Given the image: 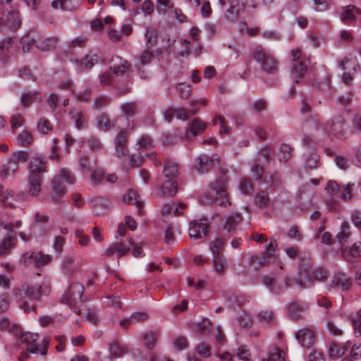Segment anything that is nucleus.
<instances>
[{
  "mask_svg": "<svg viewBox=\"0 0 361 361\" xmlns=\"http://www.w3.org/2000/svg\"><path fill=\"white\" fill-rule=\"evenodd\" d=\"M13 224H4L0 221V234L5 236L0 244V256L6 255L13 247L15 236L12 234Z\"/></svg>",
  "mask_w": 361,
  "mask_h": 361,
  "instance_id": "7",
  "label": "nucleus"
},
{
  "mask_svg": "<svg viewBox=\"0 0 361 361\" xmlns=\"http://www.w3.org/2000/svg\"><path fill=\"white\" fill-rule=\"evenodd\" d=\"M19 170V165L9 159L8 163L2 166L0 175L4 178L8 176H14Z\"/></svg>",
  "mask_w": 361,
  "mask_h": 361,
  "instance_id": "35",
  "label": "nucleus"
},
{
  "mask_svg": "<svg viewBox=\"0 0 361 361\" xmlns=\"http://www.w3.org/2000/svg\"><path fill=\"white\" fill-rule=\"evenodd\" d=\"M332 283L336 286L347 290L352 285V280L345 273L338 271L335 274Z\"/></svg>",
  "mask_w": 361,
  "mask_h": 361,
  "instance_id": "17",
  "label": "nucleus"
},
{
  "mask_svg": "<svg viewBox=\"0 0 361 361\" xmlns=\"http://www.w3.org/2000/svg\"><path fill=\"white\" fill-rule=\"evenodd\" d=\"M13 191L5 190L4 186L0 185V199L3 204L6 206L13 207L14 204L11 200H10L11 199H13Z\"/></svg>",
  "mask_w": 361,
  "mask_h": 361,
  "instance_id": "43",
  "label": "nucleus"
},
{
  "mask_svg": "<svg viewBox=\"0 0 361 361\" xmlns=\"http://www.w3.org/2000/svg\"><path fill=\"white\" fill-rule=\"evenodd\" d=\"M104 178V171L103 169H95L91 175L92 183L94 185H98Z\"/></svg>",
  "mask_w": 361,
  "mask_h": 361,
  "instance_id": "62",
  "label": "nucleus"
},
{
  "mask_svg": "<svg viewBox=\"0 0 361 361\" xmlns=\"http://www.w3.org/2000/svg\"><path fill=\"white\" fill-rule=\"evenodd\" d=\"M164 174L166 177H175L178 174L179 166L176 162L168 159L164 165Z\"/></svg>",
  "mask_w": 361,
  "mask_h": 361,
  "instance_id": "33",
  "label": "nucleus"
},
{
  "mask_svg": "<svg viewBox=\"0 0 361 361\" xmlns=\"http://www.w3.org/2000/svg\"><path fill=\"white\" fill-rule=\"evenodd\" d=\"M302 309L300 305L296 302H293L288 307V316L295 321H298L302 317Z\"/></svg>",
  "mask_w": 361,
  "mask_h": 361,
  "instance_id": "40",
  "label": "nucleus"
},
{
  "mask_svg": "<svg viewBox=\"0 0 361 361\" xmlns=\"http://www.w3.org/2000/svg\"><path fill=\"white\" fill-rule=\"evenodd\" d=\"M361 14V9L355 6H348L344 8L341 15V20L344 23H349L355 20L356 15Z\"/></svg>",
  "mask_w": 361,
  "mask_h": 361,
  "instance_id": "21",
  "label": "nucleus"
},
{
  "mask_svg": "<svg viewBox=\"0 0 361 361\" xmlns=\"http://www.w3.org/2000/svg\"><path fill=\"white\" fill-rule=\"evenodd\" d=\"M176 89L178 92L179 97L185 99L190 97L192 91L190 85L185 82L178 84Z\"/></svg>",
  "mask_w": 361,
  "mask_h": 361,
  "instance_id": "46",
  "label": "nucleus"
},
{
  "mask_svg": "<svg viewBox=\"0 0 361 361\" xmlns=\"http://www.w3.org/2000/svg\"><path fill=\"white\" fill-rule=\"evenodd\" d=\"M292 157L291 148L290 145L283 144L279 149L278 157L280 161L286 162L288 161Z\"/></svg>",
  "mask_w": 361,
  "mask_h": 361,
  "instance_id": "45",
  "label": "nucleus"
},
{
  "mask_svg": "<svg viewBox=\"0 0 361 361\" xmlns=\"http://www.w3.org/2000/svg\"><path fill=\"white\" fill-rule=\"evenodd\" d=\"M109 351L111 357H119L128 352V348L118 342H114L109 345Z\"/></svg>",
  "mask_w": 361,
  "mask_h": 361,
  "instance_id": "39",
  "label": "nucleus"
},
{
  "mask_svg": "<svg viewBox=\"0 0 361 361\" xmlns=\"http://www.w3.org/2000/svg\"><path fill=\"white\" fill-rule=\"evenodd\" d=\"M277 247L276 240L274 238H270L269 244L265 247V252L259 257L253 258L260 266H264L274 262L276 259L275 250Z\"/></svg>",
  "mask_w": 361,
  "mask_h": 361,
  "instance_id": "9",
  "label": "nucleus"
},
{
  "mask_svg": "<svg viewBox=\"0 0 361 361\" xmlns=\"http://www.w3.org/2000/svg\"><path fill=\"white\" fill-rule=\"evenodd\" d=\"M209 222L206 219L193 220L190 223L188 232L191 238L200 239L209 233Z\"/></svg>",
  "mask_w": 361,
  "mask_h": 361,
  "instance_id": "8",
  "label": "nucleus"
},
{
  "mask_svg": "<svg viewBox=\"0 0 361 361\" xmlns=\"http://www.w3.org/2000/svg\"><path fill=\"white\" fill-rule=\"evenodd\" d=\"M28 157L29 154L27 152L17 151L12 154L10 159L19 165V163H25L27 161Z\"/></svg>",
  "mask_w": 361,
  "mask_h": 361,
  "instance_id": "57",
  "label": "nucleus"
},
{
  "mask_svg": "<svg viewBox=\"0 0 361 361\" xmlns=\"http://www.w3.org/2000/svg\"><path fill=\"white\" fill-rule=\"evenodd\" d=\"M130 251V247L123 242H115L109 245L104 254L106 257H111L116 255L118 257L126 255Z\"/></svg>",
  "mask_w": 361,
  "mask_h": 361,
  "instance_id": "14",
  "label": "nucleus"
},
{
  "mask_svg": "<svg viewBox=\"0 0 361 361\" xmlns=\"http://www.w3.org/2000/svg\"><path fill=\"white\" fill-rule=\"evenodd\" d=\"M13 294L18 303L19 307L22 309L25 313L36 311V307L34 305H30L28 301L39 300L38 286L24 283L13 288Z\"/></svg>",
  "mask_w": 361,
  "mask_h": 361,
  "instance_id": "2",
  "label": "nucleus"
},
{
  "mask_svg": "<svg viewBox=\"0 0 361 361\" xmlns=\"http://www.w3.org/2000/svg\"><path fill=\"white\" fill-rule=\"evenodd\" d=\"M37 130L40 133L48 134L52 130V125L47 118H40L37 123Z\"/></svg>",
  "mask_w": 361,
  "mask_h": 361,
  "instance_id": "53",
  "label": "nucleus"
},
{
  "mask_svg": "<svg viewBox=\"0 0 361 361\" xmlns=\"http://www.w3.org/2000/svg\"><path fill=\"white\" fill-rule=\"evenodd\" d=\"M123 201L129 204H136L137 207V213L139 214L142 212V204L140 201L138 200V195L137 194V192L133 190H128L124 195H123Z\"/></svg>",
  "mask_w": 361,
  "mask_h": 361,
  "instance_id": "31",
  "label": "nucleus"
},
{
  "mask_svg": "<svg viewBox=\"0 0 361 361\" xmlns=\"http://www.w3.org/2000/svg\"><path fill=\"white\" fill-rule=\"evenodd\" d=\"M47 163L44 160L39 157H33L30 162L29 176L36 175V176L42 177V174L47 171Z\"/></svg>",
  "mask_w": 361,
  "mask_h": 361,
  "instance_id": "16",
  "label": "nucleus"
},
{
  "mask_svg": "<svg viewBox=\"0 0 361 361\" xmlns=\"http://www.w3.org/2000/svg\"><path fill=\"white\" fill-rule=\"evenodd\" d=\"M207 127V123L204 122L199 118H195L191 122L188 128V131L190 132L193 136H195L198 134L202 133Z\"/></svg>",
  "mask_w": 361,
  "mask_h": 361,
  "instance_id": "32",
  "label": "nucleus"
},
{
  "mask_svg": "<svg viewBox=\"0 0 361 361\" xmlns=\"http://www.w3.org/2000/svg\"><path fill=\"white\" fill-rule=\"evenodd\" d=\"M38 334L30 332H25L20 335V340L22 343H26L27 347V350L31 353H40L45 355L48 349V341L44 339L42 344L37 345L35 343L38 339Z\"/></svg>",
  "mask_w": 361,
  "mask_h": 361,
  "instance_id": "6",
  "label": "nucleus"
},
{
  "mask_svg": "<svg viewBox=\"0 0 361 361\" xmlns=\"http://www.w3.org/2000/svg\"><path fill=\"white\" fill-rule=\"evenodd\" d=\"M21 25V18L20 12L18 10H11L8 13L7 18L5 20L0 18V29L3 25L16 30L18 29Z\"/></svg>",
  "mask_w": 361,
  "mask_h": 361,
  "instance_id": "12",
  "label": "nucleus"
},
{
  "mask_svg": "<svg viewBox=\"0 0 361 361\" xmlns=\"http://www.w3.org/2000/svg\"><path fill=\"white\" fill-rule=\"evenodd\" d=\"M269 202V197L267 192L260 191L255 197V203L259 207H266Z\"/></svg>",
  "mask_w": 361,
  "mask_h": 361,
  "instance_id": "55",
  "label": "nucleus"
},
{
  "mask_svg": "<svg viewBox=\"0 0 361 361\" xmlns=\"http://www.w3.org/2000/svg\"><path fill=\"white\" fill-rule=\"evenodd\" d=\"M145 37L146 39V45L148 48L152 47L157 44V35L154 29L147 28Z\"/></svg>",
  "mask_w": 361,
  "mask_h": 361,
  "instance_id": "48",
  "label": "nucleus"
},
{
  "mask_svg": "<svg viewBox=\"0 0 361 361\" xmlns=\"http://www.w3.org/2000/svg\"><path fill=\"white\" fill-rule=\"evenodd\" d=\"M221 159L217 154L212 157L202 155L197 158L194 163V169L200 173H207L216 166H219V172L224 175L227 171L220 165ZM228 180L224 176L209 185V196L214 202L224 207L231 205V202L227 193Z\"/></svg>",
  "mask_w": 361,
  "mask_h": 361,
  "instance_id": "1",
  "label": "nucleus"
},
{
  "mask_svg": "<svg viewBox=\"0 0 361 361\" xmlns=\"http://www.w3.org/2000/svg\"><path fill=\"white\" fill-rule=\"evenodd\" d=\"M307 71L306 66L302 61L294 62L292 67V73L297 77H302Z\"/></svg>",
  "mask_w": 361,
  "mask_h": 361,
  "instance_id": "58",
  "label": "nucleus"
},
{
  "mask_svg": "<svg viewBox=\"0 0 361 361\" xmlns=\"http://www.w3.org/2000/svg\"><path fill=\"white\" fill-rule=\"evenodd\" d=\"M49 221V216L44 214H42L39 212H36L35 215V221L32 224V229H35L39 225H44Z\"/></svg>",
  "mask_w": 361,
  "mask_h": 361,
  "instance_id": "64",
  "label": "nucleus"
},
{
  "mask_svg": "<svg viewBox=\"0 0 361 361\" xmlns=\"http://www.w3.org/2000/svg\"><path fill=\"white\" fill-rule=\"evenodd\" d=\"M56 177H60L61 180H65L68 184H73L75 182V176L66 169H61L59 175Z\"/></svg>",
  "mask_w": 361,
  "mask_h": 361,
  "instance_id": "61",
  "label": "nucleus"
},
{
  "mask_svg": "<svg viewBox=\"0 0 361 361\" xmlns=\"http://www.w3.org/2000/svg\"><path fill=\"white\" fill-rule=\"evenodd\" d=\"M70 0H54L51 2V6L54 9H58L61 8L64 11L72 10L74 7L70 6Z\"/></svg>",
  "mask_w": 361,
  "mask_h": 361,
  "instance_id": "60",
  "label": "nucleus"
},
{
  "mask_svg": "<svg viewBox=\"0 0 361 361\" xmlns=\"http://www.w3.org/2000/svg\"><path fill=\"white\" fill-rule=\"evenodd\" d=\"M227 239L224 237H218L213 240L209 246V249L213 256L224 255L222 252Z\"/></svg>",
  "mask_w": 361,
  "mask_h": 361,
  "instance_id": "26",
  "label": "nucleus"
},
{
  "mask_svg": "<svg viewBox=\"0 0 361 361\" xmlns=\"http://www.w3.org/2000/svg\"><path fill=\"white\" fill-rule=\"evenodd\" d=\"M20 42L22 44L23 51L25 53L29 52L33 47H37V44H38V42L30 36L23 37L21 39Z\"/></svg>",
  "mask_w": 361,
  "mask_h": 361,
  "instance_id": "51",
  "label": "nucleus"
},
{
  "mask_svg": "<svg viewBox=\"0 0 361 361\" xmlns=\"http://www.w3.org/2000/svg\"><path fill=\"white\" fill-rule=\"evenodd\" d=\"M252 57L260 65L262 71L268 74H275L278 71L279 61L277 59L263 47H257L253 51Z\"/></svg>",
  "mask_w": 361,
  "mask_h": 361,
  "instance_id": "3",
  "label": "nucleus"
},
{
  "mask_svg": "<svg viewBox=\"0 0 361 361\" xmlns=\"http://www.w3.org/2000/svg\"><path fill=\"white\" fill-rule=\"evenodd\" d=\"M213 271L220 277L225 276L228 269V260L225 255L213 256Z\"/></svg>",
  "mask_w": 361,
  "mask_h": 361,
  "instance_id": "13",
  "label": "nucleus"
},
{
  "mask_svg": "<svg viewBox=\"0 0 361 361\" xmlns=\"http://www.w3.org/2000/svg\"><path fill=\"white\" fill-rule=\"evenodd\" d=\"M258 317L260 322L265 324H272L275 321L274 312L270 310H262L259 312Z\"/></svg>",
  "mask_w": 361,
  "mask_h": 361,
  "instance_id": "54",
  "label": "nucleus"
},
{
  "mask_svg": "<svg viewBox=\"0 0 361 361\" xmlns=\"http://www.w3.org/2000/svg\"><path fill=\"white\" fill-rule=\"evenodd\" d=\"M70 114L71 120L78 129L85 128L87 126L86 117L82 111L74 109L70 112Z\"/></svg>",
  "mask_w": 361,
  "mask_h": 361,
  "instance_id": "25",
  "label": "nucleus"
},
{
  "mask_svg": "<svg viewBox=\"0 0 361 361\" xmlns=\"http://www.w3.org/2000/svg\"><path fill=\"white\" fill-rule=\"evenodd\" d=\"M83 290V286L80 283L71 284L69 289L62 295L61 302L66 304L72 310L80 314V311L78 310L77 305L81 302Z\"/></svg>",
  "mask_w": 361,
  "mask_h": 361,
  "instance_id": "5",
  "label": "nucleus"
},
{
  "mask_svg": "<svg viewBox=\"0 0 361 361\" xmlns=\"http://www.w3.org/2000/svg\"><path fill=\"white\" fill-rule=\"evenodd\" d=\"M242 217L240 214L235 213L228 216L224 224V229L226 230L229 235L233 233L237 225L241 221Z\"/></svg>",
  "mask_w": 361,
  "mask_h": 361,
  "instance_id": "22",
  "label": "nucleus"
},
{
  "mask_svg": "<svg viewBox=\"0 0 361 361\" xmlns=\"http://www.w3.org/2000/svg\"><path fill=\"white\" fill-rule=\"evenodd\" d=\"M263 283L273 293H281V288L276 284V279L273 276H264L263 277Z\"/></svg>",
  "mask_w": 361,
  "mask_h": 361,
  "instance_id": "42",
  "label": "nucleus"
},
{
  "mask_svg": "<svg viewBox=\"0 0 361 361\" xmlns=\"http://www.w3.org/2000/svg\"><path fill=\"white\" fill-rule=\"evenodd\" d=\"M214 125H220V134L227 135L229 133V128L226 124V121L224 116L219 115L216 116L213 120Z\"/></svg>",
  "mask_w": 361,
  "mask_h": 361,
  "instance_id": "59",
  "label": "nucleus"
},
{
  "mask_svg": "<svg viewBox=\"0 0 361 361\" xmlns=\"http://www.w3.org/2000/svg\"><path fill=\"white\" fill-rule=\"evenodd\" d=\"M37 255V252H27L22 255L20 261L26 266L34 265L36 267Z\"/></svg>",
  "mask_w": 361,
  "mask_h": 361,
  "instance_id": "49",
  "label": "nucleus"
},
{
  "mask_svg": "<svg viewBox=\"0 0 361 361\" xmlns=\"http://www.w3.org/2000/svg\"><path fill=\"white\" fill-rule=\"evenodd\" d=\"M350 226L347 224L342 225V230L336 235V238L339 243H345L350 238L351 233L349 231Z\"/></svg>",
  "mask_w": 361,
  "mask_h": 361,
  "instance_id": "56",
  "label": "nucleus"
},
{
  "mask_svg": "<svg viewBox=\"0 0 361 361\" xmlns=\"http://www.w3.org/2000/svg\"><path fill=\"white\" fill-rule=\"evenodd\" d=\"M119 61L118 63H115L113 66H110L109 70L116 75H122L130 68V63L120 57H117Z\"/></svg>",
  "mask_w": 361,
  "mask_h": 361,
  "instance_id": "36",
  "label": "nucleus"
},
{
  "mask_svg": "<svg viewBox=\"0 0 361 361\" xmlns=\"http://www.w3.org/2000/svg\"><path fill=\"white\" fill-rule=\"evenodd\" d=\"M122 116L129 118L133 117L137 112L138 106L135 102L123 104L121 106Z\"/></svg>",
  "mask_w": 361,
  "mask_h": 361,
  "instance_id": "28",
  "label": "nucleus"
},
{
  "mask_svg": "<svg viewBox=\"0 0 361 361\" xmlns=\"http://www.w3.org/2000/svg\"><path fill=\"white\" fill-rule=\"evenodd\" d=\"M99 61V56L95 53H89L86 54L82 59H75V63L78 67L84 69H90Z\"/></svg>",
  "mask_w": 361,
  "mask_h": 361,
  "instance_id": "18",
  "label": "nucleus"
},
{
  "mask_svg": "<svg viewBox=\"0 0 361 361\" xmlns=\"http://www.w3.org/2000/svg\"><path fill=\"white\" fill-rule=\"evenodd\" d=\"M154 54L152 50L147 49L144 50L135 63V67L140 68L142 66L149 64L154 59Z\"/></svg>",
  "mask_w": 361,
  "mask_h": 361,
  "instance_id": "37",
  "label": "nucleus"
},
{
  "mask_svg": "<svg viewBox=\"0 0 361 361\" xmlns=\"http://www.w3.org/2000/svg\"><path fill=\"white\" fill-rule=\"evenodd\" d=\"M18 142L22 147H27L33 142V137L30 132L23 130L18 136Z\"/></svg>",
  "mask_w": 361,
  "mask_h": 361,
  "instance_id": "44",
  "label": "nucleus"
},
{
  "mask_svg": "<svg viewBox=\"0 0 361 361\" xmlns=\"http://www.w3.org/2000/svg\"><path fill=\"white\" fill-rule=\"evenodd\" d=\"M345 121L342 116H336L328 120L323 126L324 132L331 139H345Z\"/></svg>",
  "mask_w": 361,
  "mask_h": 361,
  "instance_id": "4",
  "label": "nucleus"
},
{
  "mask_svg": "<svg viewBox=\"0 0 361 361\" xmlns=\"http://www.w3.org/2000/svg\"><path fill=\"white\" fill-rule=\"evenodd\" d=\"M212 324L208 319H203L196 326L195 331L198 334H208L212 329Z\"/></svg>",
  "mask_w": 361,
  "mask_h": 361,
  "instance_id": "47",
  "label": "nucleus"
},
{
  "mask_svg": "<svg viewBox=\"0 0 361 361\" xmlns=\"http://www.w3.org/2000/svg\"><path fill=\"white\" fill-rule=\"evenodd\" d=\"M51 186L54 193L52 195V200L55 202L59 201L63 195L66 192V186L62 183L60 177L55 176L51 181Z\"/></svg>",
  "mask_w": 361,
  "mask_h": 361,
  "instance_id": "19",
  "label": "nucleus"
},
{
  "mask_svg": "<svg viewBox=\"0 0 361 361\" xmlns=\"http://www.w3.org/2000/svg\"><path fill=\"white\" fill-rule=\"evenodd\" d=\"M342 257L348 262H354L361 257V242L355 243L350 248L341 250Z\"/></svg>",
  "mask_w": 361,
  "mask_h": 361,
  "instance_id": "15",
  "label": "nucleus"
},
{
  "mask_svg": "<svg viewBox=\"0 0 361 361\" xmlns=\"http://www.w3.org/2000/svg\"><path fill=\"white\" fill-rule=\"evenodd\" d=\"M59 44V37L56 36L47 37L38 42L37 48L42 51H51L56 48Z\"/></svg>",
  "mask_w": 361,
  "mask_h": 361,
  "instance_id": "24",
  "label": "nucleus"
},
{
  "mask_svg": "<svg viewBox=\"0 0 361 361\" xmlns=\"http://www.w3.org/2000/svg\"><path fill=\"white\" fill-rule=\"evenodd\" d=\"M96 121L97 127L103 131H108L115 126L114 122L110 120L109 116L105 114H101L97 116Z\"/></svg>",
  "mask_w": 361,
  "mask_h": 361,
  "instance_id": "30",
  "label": "nucleus"
},
{
  "mask_svg": "<svg viewBox=\"0 0 361 361\" xmlns=\"http://www.w3.org/2000/svg\"><path fill=\"white\" fill-rule=\"evenodd\" d=\"M42 177L36 175L29 176V190L28 193L32 196H37L41 191Z\"/></svg>",
  "mask_w": 361,
  "mask_h": 361,
  "instance_id": "23",
  "label": "nucleus"
},
{
  "mask_svg": "<svg viewBox=\"0 0 361 361\" xmlns=\"http://www.w3.org/2000/svg\"><path fill=\"white\" fill-rule=\"evenodd\" d=\"M158 336L156 333L153 331L147 332L144 334L143 339L145 343V345L149 349H153L155 346L156 342L157 341Z\"/></svg>",
  "mask_w": 361,
  "mask_h": 361,
  "instance_id": "50",
  "label": "nucleus"
},
{
  "mask_svg": "<svg viewBox=\"0 0 361 361\" xmlns=\"http://www.w3.org/2000/svg\"><path fill=\"white\" fill-rule=\"evenodd\" d=\"M137 149H149L154 147L155 144L151 136L148 135H142L136 142Z\"/></svg>",
  "mask_w": 361,
  "mask_h": 361,
  "instance_id": "38",
  "label": "nucleus"
},
{
  "mask_svg": "<svg viewBox=\"0 0 361 361\" xmlns=\"http://www.w3.org/2000/svg\"><path fill=\"white\" fill-rule=\"evenodd\" d=\"M284 357L280 349L276 348H269L267 357L262 359V361H283Z\"/></svg>",
  "mask_w": 361,
  "mask_h": 361,
  "instance_id": "41",
  "label": "nucleus"
},
{
  "mask_svg": "<svg viewBox=\"0 0 361 361\" xmlns=\"http://www.w3.org/2000/svg\"><path fill=\"white\" fill-rule=\"evenodd\" d=\"M178 184L177 182L173 180H168L165 181L160 190L161 193L168 197H173L177 192Z\"/></svg>",
  "mask_w": 361,
  "mask_h": 361,
  "instance_id": "34",
  "label": "nucleus"
},
{
  "mask_svg": "<svg viewBox=\"0 0 361 361\" xmlns=\"http://www.w3.org/2000/svg\"><path fill=\"white\" fill-rule=\"evenodd\" d=\"M295 337L302 347L307 348L313 345L315 340L314 331L308 328L300 329Z\"/></svg>",
  "mask_w": 361,
  "mask_h": 361,
  "instance_id": "11",
  "label": "nucleus"
},
{
  "mask_svg": "<svg viewBox=\"0 0 361 361\" xmlns=\"http://www.w3.org/2000/svg\"><path fill=\"white\" fill-rule=\"evenodd\" d=\"M61 269L63 274L71 275L78 270L79 262L71 257H66L63 259Z\"/></svg>",
  "mask_w": 361,
  "mask_h": 361,
  "instance_id": "20",
  "label": "nucleus"
},
{
  "mask_svg": "<svg viewBox=\"0 0 361 361\" xmlns=\"http://www.w3.org/2000/svg\"><path fill=\"white\" fill-rule=\"evenodd\" d=\"M14 43V40L11 38L4 39L0 43V51L3 55H7V53L10 54L13 52V45Z\"/></svg>",
  "mask_w": 361,
  "mask_h": 361,
  "instance_id": "52",
  "label": "nucleus"
},
{
  "mask_svg": "<svg viewBox=\"0 0 361 361\" xmlns=\"http://www.w3.org/2000/svg\"><path fill=\"white\" fill-rule=\"evenodd\" d=\"M303 271L305 274H307V277L310 282H312L313 280L324 282L328 277L327 271L323 267H319L314 269H310L309 267H305L301 264L300 274H302Z\"/></svg>",
  "mask_w": 361,
  "mask_h": 361,
  "instance_id": "10",
  "label": "nucleus"
},
{
  "mask_svg": "<svg viewBox=\"0 0 361 361\" xmlns=\"http://www.w3.org/2000/svg\"><path fill=\"white\" fill-rule=\"evenodd\" d=\"M346 349L341 348L336 343H332L329 348V356L331 357H339L344 355Z\"/></svg>",
  "mask_w": 361,
  "mask_h": 361,
  "instance_id": "63",
  "label": "nucleus"
},
{
  "mask_svg": "<svg viewBox=\"0 0 361 361\" xmlns=\"http://www.w3.org/2000/svg\"><path fill=\"white\" fill-rule=\"evenodd\" d=\"M185 207V204L183 202H180L178 204L172 202L165 205L162 209L163 215L173 214L174 216H178L183 214V210Z\"/></svg>",
  "mask_w": 361,
  "mask_h": 361,
  "instance_id": "27",
  "label": "nucleus"
},
{
  "mask_svg": "<svg viewBox=\"0 0 361 361\" xmlns=\"http://www.w3.org/2000/svg\"><path fill=\"white\" fill-rule=\"evenodd\" d=\"M42 98L37 92H25L20 97L21 104L24 107L30 106L33 102H41Z\"/></svg>",
  "mask_w": 361,
  "mask_h": 361,
  "instance_id": "29",
  "label": "nucleus"
}]
</instances>
